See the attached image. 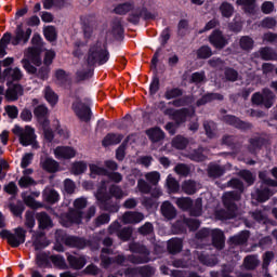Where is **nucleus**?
I'll list each match as a JSON object with an SVG mask.
<instances>
[{"label": "nucleus", "mask_w": 277, "mask_h": 277, "mask_svg": "<svg viewBox=\"0 0 277 277\" xmlns=\"http://www.w3.org/2000/svg\"><path fill=\"white\" fill-rule=\"evenodd\" d=\"M142 6H138L135 9V2L133 0L127 1L123 3H119L115 6L114 12L115 14H118L119 16H126L128 15V23L131 25H140V21H155L157 18V15L150 11H148V8H146V0H141Z\"/></svg>", "instance_id": "1"}, {"label": "nucleus", "mask_w": 277, "mask_h": 277, "mask_svg": "<svg viewBox=\"0 0 277 277\" xmlns=\"http://www.w3.org/2000/svg\"><path fill=\"white\" fill-rule=\"evenodd\" d=\"M109 50L107 45L101 41H96L89 48L84 57L87 68H96V66H105L109 62Z\"/></svg>", "instance_id": "2"}, {"label": "nucleus", "mask_w": 277, "mask_h": 277, "mask_svg": "<svg viewBox=\"0 0 277 277\" xmlns=\"http://www.w3.org/2000/svg\"><path fill=\"white\" fill-rule=\"evenodd\" d=\"M96 199L100 202V209H102V211H107L108 213H118V211H120V207L111 202V196L107 193V184L105 181H102L97 188Z\"/></svg>", "instance_id": "3"}, {"label": "nucleus", "mask_w": 277, "mask_h": 277, "mask_svg": "<svg viewBox=\"0 0 277 277\" xmlns=\"http://www.w3.org/2000/svg\"><path fill=\"white\" fill-rule=\"evenodd\" d=\"M175 205L181 209V211H188L192 217H200L202 215V198H197L192 200L189 197L177 198Z\"/></svg>", "instance_id": "4"}, {"label": "nucleus", "mask_w": 277, "mask_h": 277, "mask_svg": "<svg viewBox=\"0 0 277 277\" xmlns=\"http://www.w3.org/2000/svg\"><path fill=\"white\" fill-rule=\"evenodd\" d=\"M0 237L1 239H6L9 246L11 248H18L19 246H23L27 239V230L23 227H16L14 229V233H12L9 229H2L0 230Z\"/></svg>", "instance_id": "5"}, {"label": "nucleus", "mask_w": 277, "mask_h": 277, "mask_svg": "<svg viewBox=\"0 0 277 277\" xmlns=\"http://www.w3.org/2000/svg\"><path fill=\"white\" fill-rule=\"evenodd\" d=\"M196 110L189 109L187 107H183L180 109L167 108L164 110L166 116H170L171 120H173L176 127H181V124H185L187 122V118H193Z\"/></svg>", "instance_id": "6"}, {"label": "nucleus", "mask_w": 277, "mask_h": 277, "mask_svg": "<svg viewBox=\"0 0 277 277\" xmlns=\"http://www.w3.org/2000/svg\"><path fill=\"white\" fill-rule=\"evenodd\" d=\"M57 239L67 246V248H77V250H83L90 246V240L79 236H71L66 233L57 234Z\"/></svg>", "instance_id": "7"}, {"label": "nucleus", "mask_w": 277, "mask_h": 277, "mask_svg": "<svg viewBox=\"0 0 277 277\" xmlns=\"http://www.w3.org/2000/svg\"><path fill=\"white\" fill-rule=\"evenodd\" d=\"M71 109L81 122H90L92 120V109L81 98L77 97L72 102Z\"/></svg>", "instance_id": "8"}, {"label": "nucleus", "mask_w": 277, "mask_h": 277, "mask_svg": "<svg viewBox=\"0 0 277 277\" xmlns=\"http://www.w3.org/2000/svg\"><path fill=\"white\" fill-rule=\"evenodd\" d=\"M31 28H27L25 30L23 28V23L17 24L11 41L12 47H18V44H27V42H29V38H31Z\"/></svg>", "instance_id": "9"}, {"label": "nucleus", "mask_w": 277, "mask_h": 277, "mask_svg": "<svg viewBox=\"0 0 277 277\" xmlns=\"http://www.w3.org/2000/svg\"><path fill=\"white\" fill-rule=\"evenodd\" d=\"M208 41L213 49H216V51H222L228 47V39H226L224 32L220 29H214L208 37Z\"/></svg>", "instance_id": "10"}, {"label": "nucleus", "mask_w": 277, "mask_h": 277, "mask_svg": "<svg viewBox=\"0 0 277 277\" xmlns=\"http://www.w3.org/2000/svg\"><path fill=\"white\" fill-rule=\"evenodd\" d=\"M81 220H83V212L75 209H70L61 217L62 224L65 228H70L72 224H81Z\"/></svg>", "instance_id": "11"}, {"label": "nucleus", "mask_w": 277, "mask_h": 277, "mask_svg": "<svg viewBox=\"0 0 277 277\" xmlns=\"http://www.w3.org/2000/svg\"><path fill=\"white\" fill-rule=\"evenodd\" d=\"M223 122L225 124H228V127H234V129H238L239 131H250V129H252V123L240 120L239 117L234 115H224Z\"/></svg>", "instance_id": "12"}, {"label": "nucleus", "mask_w": 277, "mask_h": 277, "mask_svg": "<svg viewBox=\"0 0 277 277\" xmlns=\"http://www.w3.org/2000/svg\"><path fill=\"white\" fill-rule=\"evenodd\" d=\"M241 200V195L239 193L229 192L223 196V205L229 213H235L237 211V203Z\"/></svg>", "instance_id": "13"}, {"label": "nucleus", "mask_w": 277, "mask_h": 277, "mask_svg": "<svg viewBox=\"0 0 277 277\" xmlns=\"http://www.w3.org/2000/svg\"><path fill=\"white\" fill-rule=\"evenodd\" d=\"M126 274H128V276L153 277L155 276V267L150 265L128 267Z\"/></svg>", "instance_id": "14"}, {"label": "nucleus", "mask_w": 277, "mask_h": 277, "mask_svg": "<svg viewBox=\"0 0 277 277\" xmlns=\"http://www.w3.org/2000/svg\"><path fill=\"white\" fill-rule=\"evenodd\" d=\"M34 115L37 118V121L40 126L48 127V124H51V121L49 120V108L44 105H38L34 109Z\"/></svg>", "instance_id": "15"}, {"label": "nucleus", "mask_w": 277, "mask_h": 277, "mask_svg": "<svg viewBox=\"0 0 277 277\" xmlns=\"http://www.w3.org/2000/svg\"><path fill=\"white\" fill-rule=\"evenodd\" d=\"M23 94H25V89L21 83H15L6 90L5 98L9 103H14V101H18L19 96H23Z\"/></svg>", "instance_id": "16"}, {"label": "nucleus", "mask_w": 277, "mask_h": 277, "mask_svg": "<svg viewBox=\"0 0 277 277\" xmlns=\"http://www.w3.org/2000/svg\"><path fill=\"white\" fill-rule=\"evenodd\" d=\"M56 159H72L77 156V150L71 146H58L54 150Z\"/></svg>", "instance_id": "17"}, {"label": "nucleus", "mask_w": 277, "mask_h": 277, "mask_svg": "<svg viewBox=\"0 0 277 277\" xmlns=\"http://www.w3.org/2000/svg\"><path fill=\"white\" fill-rule=\"evenodd\" d=\"M34 142H36V130H34L31 126H26L24 133L19 137V144L22 146L27 147V146H31Z\"/></svg>", "instance_id": "18"}, {"label": "nucleus", "mask_w": 277, "mask_h": 277, "mask_svg": "<svg viewBox=\"0 0 277 277\" xmlns=\"http://www.w3.org/2000/svg\"><path fill=\"white\" fill-rule=\"evenodd\" d=\"M146 135L153 144H159L166 140V132L159 127L149 128L146 130Z\"/></svg>", "instance_id": "19"}, {"label": "nucleus", "mask_w": 277, "mask_h": 277, "mask_svg": "<svg viewBox=\"0 0 277 277\" xmlns=\"http://www.w3.org/2000/svg\"><path fill=\"white\" fill-rule=\"evenodd\" d=\"M213 101H224V95L221 93L208 92L197 100L196 107H202L208 103H213Z\"/></svg>", "instance_id": "20"}, {"label": "nucleus", "mask_w": 277, "mask_h": 277, "mask_svg": "<svg viewBox=\"0 0 277 277\" xmlns=\"http://www.w3.org/2000/svg\"><path fill=\"white\" fill-rule=\"evenodd\" d=\"M212 246L216 248V250H224V243L226 242V237L224 236V232L222 229H212Z\"/></svg>", "instance_id": "21"}, {"label": "nucleus", "mask_w": 277, "mask_h": 277, "mask_svg": "<svg viewBox=\"0 0 277 277\" xmlns=\"http://www.w3.org/2000/svg\"><path fill=\"white\" fill-rule=\"evenodd\" d=\"M122 140H124L123 134L110 132V133L106 134L105 137L103 138L102 146L104 148H108V146H117V144H120V142H122Z\"/></svg>", "instance_id": "22"}, {"label": "nucleus", "mask_w": 277, "mask_h": 277, "mask_svg": "<svg viewBox=\"0 0 277 277\" xmlns=\"http://www.w3.org/2000/svg\"><path fill=\"white\" fill-rule=\"evenodd\" d=\"M255 196V200H258V202H267V199L272 196V190L269 189V186L256 184Z\"/></svg>", "instance_id": "23"}, {"label": "nucleus", "mask_w": 277, "mask_h": 277, "mask_svg": "<svg viewBox=\"0 0 277 277\" xmlns=\"http://www.w3.org/2000/svg\"><path fill=\"white\" fill-rule=\"evenodd\" d=\"M67 263H69L71 269H83L88 264V260L83 255L77 256L70 254L67 256Z\"/></svg>", "instance_id": "24"}, {"label": "nucleus", "mask_w": 277, "mask_h": 277, "mask_svg": "<svg viewBox=\"0 0 277 277\" xmlns=\"http://www.w3.org/2000/svg\"><path fill=\"white\" fill-rule=\"evenodd\" d=\"M3 79L8 81H21L23 79V71H21V68L15 67L14 69L12 67H8L3 70Z\"/></svg>", "instance_id": "25"}, {"label": "nucleus", "mask_w": 277, "mask_h": 277, "mask_svg": "<svg viewBox=\"0 0 277 277\" xmlns=\"http://www.w3.org/2000/svg\"><path fill=\"white\" fill-rule=\"evenodd\" d=\"M37 221L39 224L40 230H47V228H53V220L47 212L37 213Z\"/></svg>", "instance_id": "26"}, {"label": "nucleus", "mask_w": 277, "mask_h": 277, "mask_svg": "<svg viewBox=\"0 0 277 277\" xmlns=\"http://www.w3.org/2000/svg\"><path fill=\"white\" fill-rule=\"evenodd\" d=\"M42 198L48 205H56V202H60V193L54 188H45L42 193Z\"/></svg>", "instance_id": "27"}, {"label": "nucleus", "mask_w": 277, "mask_h": 277, "mask_svg": "<svg viewBox=\"0 0 277 277\" xmlns=\"http://www.w3.org/2000/svg\"><path fill=\"white\" fill-rule=\"evenodd\" d=\"M41 168L50 174H55V172H60V162L53 158L48 157L41 162Z\"/></svg>", "instance_id": "28"}, {"label": "nucleus", "mask_w": 277, "mask_h": 277, "mask_svg": "<svg viewBox=\"0 0 277 277\" xmlns=\"http://www.w3.org/2000/svg\"><path fill=\"white\" fill-rule=\"evenodd\" d=\"M268 140L263 136H253L249 140L250 150L251 153H256V150H261L263 146H267Z\"/></svg>", "instance_id": "29"}, {"label": "nucleus", "mask_w": 277, "mask_h": 277, "mask_svg": "<svg viewBox=\"0 0 277 277\" xmlns=\"http://www.w3.org/2000/svg\"><path fill=\"white\" fill-rule=\"evenodd\" d=\"M183 94H185V90H183L182 88H167L163 98H166V101H176V98H181Z\"/></svg>", "instance_id": "30"}, {"label": "nucleus", "mask_w": 277, "mask_h": 277, "mask_svg": "<svg viewBox=\"0 0 277 277\" xmlns=\"http://www.w3.org/2000/svg\"><path fill=\"white\" fill-rule=\"evenodd\" d=\"M161 213L167 220H174L176 217V208L170 201H164L161 205Z\"/></svg>", "instance_id": "31"}, {"label": "nucleus", "mask_w": 277, "mask_h": 277, "mask_svg": "<svg viewBox=\"0 0 277 277\" xmlns=\"http://www.w3.org/2000/svg\"><path fill=\"white\" fill-rule=\"evenodd\" d=\"M259 55L264 62H274L277 60V53L269 47L260 48Z\"/></svg>", "instance_id": "32"}, {"label": "nucleus", "mask_w": 277, "mask_h": 277, "mask_svg": "<svg viewBox=\"0 0 277 277\" xmlns=\"http://www.w3.org/2000/svg\"><path fill=\"white\" fill-rule=\"evenodd\" d=\"M167 250L169 254H179L183 251V240L181 238H173L168 241Z\"/></svg>", "instance_id": "33"}, {"label": "nucleus", "mask_w": 277, "mask_h": 277, "mask_svg": "<svg viewBox=\"0 0 277 277\" xmlns=\"http://www.w3.org/2000/svg\"><path fill=\"white\" fill-rule=\"evenodd\" d=\"M194 104V95H182L172 102H169V105L173 107H189Z\"/></svg>", "instance_id": "34"}, {"label": "nucleus", "mask_w": 277, "mask_h": 277, "mask_svg": "<svg viewBox=\"0 0 277 277\" xmlns=\"http://www.w3.org/2000/svg\"><path fill=\"white\" fill-rule=\"evenodd\" d=\"M142 220H144V214L142 212L128 211L123 214L124 224H140Z\"/></svg>", "instance_id": "35"}, {"label": "nucleus", "mask_w": 277, "mask_h": 277, "mask_svg": "<svg viewBox=\"0 0 277 277\" xmlns=\"http://www.w3.org/2000/svg\"><path fill=\"white\" fill-rule=\"evenodd\" d=\"M129 250L132 254H141V255H148L150 256V251L145 245L140 242L132 241L129 243Z\"/></svg>", "instance_id": "36"}, {"label": "nucleus", "mask_w": 277, "mask_h": 277, "mask_svg": "<svg viewBox=\"0 0 277 277\" xmlns=\"http://www.w3.org/2000/svg\"><path fill=\"white\" fill-rule=\"evenodd\" d=\"M28 60L34 66H42V57H40V49L28 48Z\"/></svg>", "instance_id": "37"}, {"label": "nucleus", "mask_w": 277, "mask_h": 277, "mask_svg": "<svg viewBox=\"0 0 277 277\" xmlns=\"http://www.w3.org/2000/svg\"><path fill=\"white\" fill-rule=\"evenodd\" d=\"M219 11L223 18H232L233 14H235V6L228 1H223L219 6Z\"/></svg>", "instance_id": "38"}, {"label": "nucleus", "mask_w": 277, "mask_h": 277, "mask_svg": "<svg viewBox=\"0 0 277 277\" xmlns=\"http://www.w3.org/2000/svg\"><path fill=\"white\" fill-rule=\"evenodd\" d=\"M198 261L201 263V265H206L207 267H215V265L219 263L217 258L214 255H209L205 252L199 254Z\"/></svg>", "instance_id": "39"}, {"label": "nucleus", "mask_w": 277, "mask_h": 277, "mask_svg": "<svg viewBox=\"0 0 277 277\" xmlns=\"http://www.w3.org/2000/svg\"><path fill=\"white\" fill-rule=\"evenodd\" d=\"M226 169L220 164H210L208 167V176L210 179H220V176H224Z\"/></svg>", "instance_id": "40"}, {"label": "nucleus", "mask_w": 277, "mask_h": 277, "mask_svg": "<svg viewBox=\"0 0 277 277\" xmlns=\"http://www.w3.org/2000/svg\"><path fill=\"white\" fill-rule=\"evenodd\" d=\"M248 239H250V232L242 230L240 234L233 236L230 241L234 246H243V243H248Z\"/></svg>", "instance_id": "41"}, {"label": "nucleus", "mask_w": 277, "mask_h": 277, "mask_svg": "<svg viewBox=\"0 0 277 277\" xmlns=\"http://www.w3.org/2000/svg\"><path fill=\"white\" fill-rule=\"evenodd\" d=\"M188 158L190 161H196L197 163H202V161H207V157L205 155V148L199 147L189 153Z\"/></svg>", "instance_id": "42"}, {"label": "nucleus", "mask_w": 277, "mask_h": 277, "mask_svg": "<svg viewBox=\"0 0 277 277\" xmlns=\"http://www.w3.org/2000/svg\"><path fill=\"white\" fill-rule=\"evenodd\" d=\"M237 5H241L247 14H254L256 10V0H237Z\"/></svg>", "instance_id": "43"}, {"label": "nucleus", "mask_w": 277, "mask_h": 277, "mask_svg": "<svg viewBox=\"0 0 277 277\" xmlns=\"http://www.w3.org/2000/svg\"><path fill=\"white\" fill-rule=\"evenodd\" d=\"M263 94H264V97L262 101V105L266 109H271V107L274 106V98H275L274 92H272V90H269V89H264Z\"/></svg>", "instance_id": "44"}, {"label": "nucleus", "mask_w": 277, "mask_h": 277, "mask_svg": "<svg viewBox=\"0 0 277 277\" xmlns=\"http://www.w3.org/2000/svg\"><path fill=\"white\" fill-rule=\"evenodd\" d=\"M188 145H189V140H187L182 135H177L172 140V146L177 150H185V148H187Z\"/></svg>", "instance_id": "45"}, {"label": "nucleus", "mask_w": 277, "mask_h": 277, "mask_svg": "<svg viewBox=\"0 0 277 277\" xmlns=\"http://www.w3.org/2000/svg\"><path fill=\"white\" fill-rule=\"evenodd\" d=\"M9 209L15 217H23L25 212V203L23 201H17V203H10Z\"/></svg>", "instance_id": "46"}, {"label": "nucleus", "mask_w": 277, "mask_h": 277, "mask_svg": "<svg viewBox=\"0 0 277 277\" xmlns=\"http://www.w3.org/2000/svg\"><path fill=\"white\" fill-rule=\"evenodd\" d=\"M239 47L242 51H252L254 49V39L250 36H242L239 40Z\"/></svg>", "instance_id": "47"}, {"label": "nucleus", "mask_w": 277, "mask_h": 277, "mask_svg": "<svg viewBox=\"0 0 277 277\" xmlns=\"http://www.w3.org/2000/svg\"><path fill=\"white\" fill-rule=\"evenodd\" d=\"M197 60H209L213 55V50L209 45H201L196 51Z\"/></svg>", "instance_id": "48"}, {"label": "nucleus", "mask_w": 277, "mask_h": 277, "mask_svg": "<svg viewBox=\"0 0 277 277\" xmlns=\"http://www.w3.org/2000/svg\"><path fill=\"white\" fill-rule=\"evenodd\" d=\"M90 172L91 179H96V176H107L109 171L104 167H98L97 164H90Z\"/></svg>", "instance_id": "49"}, {"label": "nucleus", "mask_w": 277, "mask_h": 277, "mask_svg": "<svg viewBox=\"0 0 277 277\" xmlns=\"http://www.w3.org/2000/svg\"><path fill=\"white\" fill-rule=\"evenodd\" d=\"M36 264L40 268L51 267V260L47 253H38L36 256Z\"/></svg>", "instance_id": "50"}, {"label": "nucleus", "mask_w": 277, "mask_h": 277, "mask_svg": "<svg viewBox=\"0 0 277 277\" xmlns=\"http://www.w3.org/2000/svg\"><path fill=\"white\" fill-rule=\"evenodd\" d=\"M43 35L48 42H55L57 40V29L55 26H48L43 29Z\"/></svg>", "instance_id": "51"}, {"label": "nucleus", "mask_w": 277, "mask_h": 277, "mask_svg": "<svg viewBox=\"0 0 277 277\" xmlns=\"http://www.w3.org/2000/svg\"><path fill=\"white\" fill-rule=\"evenodd\" d=\"M44 239V233L43 232H37L35 234V240L32 241V246L36 251L38 250H44L47 248V243L42 241Z\"/></svg>", "instance_id": "52"}, {"label": "nucleus", "mask_w": 277, "mask_h": 277, "mask_svg": "<svg viewBox=\"0 0 277 277\" xmlns=\"http://www.w3.org/2000/svg\"><path fill=\"white\" fill-rule=\"evenodd\" d=\"M111 34L114 38H124V26H122V22L116 21L113 23Z\"/></svg>", "instance_id": "53"}, {"label": "nucleus", "mask_w": 277, "mask_h": 277, "mask_svg": "<svg viewBox=\"0 0 277 277\" xmlns=\"http://www.w3.org/2000/svg\"><path fill=\"white\" fill-rule=\"evenodd\" d=\"M128 261L134 265H144V263H150V255H129Z\"/></svg>", "instance_id": "54"}, {"label": "nucleus", "mask_w": 277, "mask_h": 277, "mask_svg": "<svg viewBox=\"0 0 277 277\" xmlns=\"http://www.w3.org/2000/svg\"><path fill=\"white\" fill-rule=\"evenodd\" d=\"M78 81H87V79H92L94 77V67H88L87 70H79L76 72Z\"/></svg>", "instance_id": "55"}, {"label": "nucleus", "mask_w": 277, "mask_h": 277, "mask_svg": "<svg viewBox=\"0 0 277 277\" xmlns=\"http://www.w3.org/2000/svg\"><path fill=\"white\" fill-rule=\"evenodd\" d=\"M82 30L85 40H90V38H92V34H94V26L92 25L90 19L82 21Z\"/></svg>", "instance_id": "56"}, {"label": "nucleus", "mask_w": 277, "mask_h": 277, "mask_svg": "<svg viewBox=\"0 0 277 277\" xmlns=\"http://www.w3.org/2000/svg\"><path fill=\"white\" fill-rule=\"evenodd\" d=\"M108 196L111 198H116L117 200H120L122 196H124V192H122V188L116 184H113L108 188Z\"/></svg>", "instance_id": "57"}, {"label": "nucleus", "mask_w": 277, "mask_h": 277, "mask_svg": "<svg viewBox=\"0 0 277 277\" xmlns=\"http://www.w3.org/2000/svg\"><path fill=\"white\" fill-rule=\"evenodd\" d=\"M224 75L226 81H230L232 83H235V81H238L239 79V71H237L233 67H226L224 70Z\"/></svg>", "instance_id": "58"}, {"label": "nucleus", "mask_w": 277, "mask_h": 277, "mask_svg": "<svg viewBox=\"0 0 277 277\" xmlns=\"http://www.w3.org/2000/svg\"><path fill=\"white\" fill-rule=\"evenodd\" d=\"M160 88H161V83L159 80V76L154 75L151 78V82L149 84V95L155 96V94L159 92Z\"/></svg>", "instance_id": "59"}, {"label": "nucleus", "mask_w": 277, "mask_h": 277, "mask_svg": "<svg viewBox=\"0 0 277 277\" xmlns=\"http://www.w3.org/2000/svg\"><path fill=\"white\" fill-rule=\"evenodd\" d=\"M187 29H189V21L180 19L177 24V36L179 38H185L187 36Z\"/></svg>", "instance_id": "60"}, {"label": "nucleus", "mask_w": 277, "mask_h": 277, "mask_svg": "<svg viewBox=\"0 0 277 277\" xmlns=\"http://www.w3.org/2000/svg\"><path fill=\"white\" fill-rule=\"evenodd\" d=\"M182 190L188 196H194V194H196V182L192 180L185 181L182 184Z\"/></svg>", "instance_id": "61"}, {"label": "nucleus", "mask_w": 277, "mask_h": 277, "mask_svg": "<svg viewBox=\"0 0 277 277\" xmlns=\"http://www.w3.org/2000/svg\"><path fill=\"white\" fill-rule=\"evenodd\" d=\"M118 237L121 241H130L133 237V227H123L118 232Z\"/></svg>", "instance_id": "62"}, {"label": "nucleus", "mask_w": 277, "mask_h": 277, "mask_svg": "<svg viewBox=\"0 0 277 277\" xmlns=\"http://www.w3.org/2000/svg\"><path fill=\"white\" fill-rule=\"evenodd\" d=\"M71 170L76 176H79V174H83L85 170H88V163L83 161L75 162L71 167Z\"/></svg>", "instance_id": "63"}, {"label": "nucleus", "mask_w": 277, "mask_h": 277, "mask_svg": "<svg viewBox=\"0 0 277 277\" xmlns=\"http://www.w3.org/2000/svg\"><path fill=\"white\" fill-rule=\"evenodd\" d=\"M245 265L247 267V269H255L256 267H259V260L256 258H254L253 255H248L245 258Z\"/></svg>", "instance_id": "64"}]
</instances>
